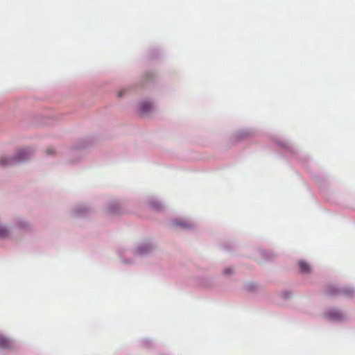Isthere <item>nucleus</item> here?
Instances as JSON below:
<instances>
[{
	"label": "nucleus",
	"instance_id": "obj_1",
	"mask_svg": "<svg viewBox=\"0 0 355 355\" xmlns=\"http://www.w3.org/2000/svg\"><path fill=\"white\" fill-rule=\"evenodd\" d=\"M152 109V105L148 102H142L139 105V112L141 115L148 114Z\"/></svg>",
	"mask_w": 355,
	"mask_h": 355
},
{
	"label": "nucleus",
	"instance_id": "obj_2",
	"mask_svg": "<svg viewBox=\"0 0 355 355\" xmlns=\"http://www.w3.org/2000/svg\"><path fill=\"white\" fill-rule=\"evenodd\" d=\"M12 342L4 336H0V349H8L12 347Z\"/></svg>",
	"mask_w": 355,
	"mask_h": 355
},
{
	"label": "nucleus",
	"instance_id": "obj_11",
	"mask_svg": "<svg viewBox=\"0 0 355 355\" xmlns=\"http://www.w3.org/2000/svg\"><path fill=\"white\" fill-rule=\"evenodd\" d=\"M177 225H180V226H183V227H187L188 225L184 223H177Z\"/></svg>",
	"mask_w": 355,
	"mask_h": 355
},
{
	"label": "nucleus",
	"instance_id": "obj_9",
	"mask_svg": "<svg viewBox=\"0 0 355 355\" xmlns=\"http://www.w3.org/2000/svg\"><path fill=\"white\" fill-rule=\"evenodd\" d=\"M46 153L49 155H51L54 154V150L51 148H47L46 150Z\"/></svg>",
	"mask_w": 355,
	"mask_h": 355
},
{
	"label": "nucleus",
	"instance_id": "obj_10",
	"mask_svg": "<svg viewBox=\"0 0 355 355\" xmlns=\"http://www.w3.org/2000/svg\"><path fill=\"white\" fill-rule=\"evenodd\" d=\"M328 293L329 295H335L338 293V291H333L331 288L328 290Z\"/></svg>",
	"mask_w": 355,
	"mask_h": 355
},
{
	"label": "nucleus",
	"instance_id": "obj_5",
	"mask_svg": "<svg viewBox=\"0 0 355 355\" xmlns=\"http://www.w3.org/2000/svg\"><path fill=\"white\" fill-rule=\"evenodd\" d=\"M329 317L332 320H341L343 318V315L339 311H333L329 313Z\"/></svg>",
	"mask_w": 355,
	"mask_h": 355
},
{
	"label": "nucleus",
	"instance_id": "obj_3",
	"mask_svg": "<svg viewBox=\"0 0 355 355\" xmlns=\"http://www.w3.org/2000/svg\"><path fill=\"white\" fill-rule=\"evenodd\" d=\"M29 154V150L28 149H22L17 153L15 160L16 162H21L24 160L28 155Z\"/></svg>",
	"mask_w": 355,
	"mask_h": 355
},
{
	"label": "nucleus",
	"instance_id": "obj_8",
	"mask_svg": "<svg viewBox=\"0 0 355 355\" xmlns=\"http://www.w3.org/2000/svg\"><path fill=\"white\" fill-rule=\"evenodd\" d=\"M7 234H8L7 230L5 227H1L0 225V236L1 237H5V236H7Z\"/></svg>",
	"mask_w": 355,
	"mask_h": 355
},
{
	"label": "nucleus",
	"instance_id": "obj_12",
	"mask_svg": "<svg viewBox=\"0 0 355 355\" xmlns=\"http://www.w3.org/2000/svg\"><path fill=\"white\" fill-rule=\"evenodd\" d=\"M224 272H225V274H227V273H230V272H232V271L230 270V269H228V270H225L224 271Z\"/></svg>",
	"mask_w": 355,
	"mask_h": 355
},
{
	"label": "nucleus",
	"instance_id": "obj_4",
	"mask_svg": "<svg viewBox=\"0 0 355 355\" xmlns=\"http://www.w3.org/2000/svg\"><path fill=\"white\" fill-rule=\"evenodd\" d=\"M298 265L302 272L308 273L310 272L311 268L308 263L304 261H300Z\"/></svg>",
	"mask_w": 355,
	"mask_h": 355
},
{
	"label": "nucleus",
	"instance_id": "obj_6",
	"mask_svg": "<svg viewBox=\"0 0 355 355\" xmlns=\"http://www.w3.org/2000/svg\"><path fill=\"white\" fill-rule=\"evenodd\" d=\"M13 162L12 159H8L7 157H1L0 159V166H5Z\"/></svg>",
	"mask_w": 355,
	"mask_h": 355
},
{
	"label": "nucleus",
	"instance_id": "obj_7",
	"mask_svg": "<svg viewBox=\"0 0 355 355\" xmlns=\"http://www.w3.org/2000/svg\"><path fill=\"white\" fill-rule=\"evenodd\" d=\"M340 292L341 293L344 294L345 295H346L347 297H350L353 294V290L351 288H343V289L340 290Z\"/></svg>",
	"mask_w": 355,
	"mask_h": 355
}]
</instances>
